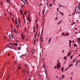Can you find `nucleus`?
Returning <instances> with one entry per match:
<instances>
[{
	"label": "nucleus",
	"instance_id": "nucleus-1",
	"mask_svg": "<svg viewBox=\"0 0 80 80\" xmlns=\"http://www.w3.org/2000/svg\"><path fill=\"white\" fill-rule=\"evenodd\" d=\"M60 62L58 63L57 65V69H58V68H59L60 67Z\"/></svg>",
	"mask_w": 80,
	"mask_h": 80
},
{
	"label": "nucleus",
	"instance_id": "nucleus-2",
	"mask_svg": "<svg viewBox=\"0 0 80 80\" xmlns=\"http://www.w3.org/2000/svg\"><path fill=\"white\" fill-rule=\"evenodd\" d=\"M17 69H18V70H20V69H22V68L21 67V66L19 64L18 65V66L17 68Z\"/></svg>",
	"mask_w": 80,
	"mask_h": 80
},
{
	"label": "nucleus",
	"instance_id": "nucleus-3",
	"mask_svg": "<svg viewBox=\"0 0 80 80\" xmlns=\"http://www.w3.org/2000/svg\"><path fill=\"white\" fill-rule=\"evenodd\" d=\"M25 67H26V68H28V67H29V66H28V65L26 64H25Z\"/></svg>",
	"mask_w": 80,
	"mask_h": 80
},
{
	"label": "nucleus",
	"instance_id": "nucleus-4",
	"mask_svg": "<svg viewBox=\"0 0 80 80\" xmlns=\"http://www.w3.org/2000/svg\"><path fill=\"white\" fill-rule=\"evenodd\" d=\"M6 1L7 2V3L10 4V2H11V1H10V0H7Z\"/></svg>",
	"mask_w": 80,
	"mask_h": 80
},
{
	"label": "nucleus",
	"instance_id": "nucleus-5",
	"mask_svg": "<svg viewBox=\"0 0 80 80\" xmlns=\"http://www.w3.org/2000/svg\"><path fill=\"white\" fill-rule=\"evenodd\" d=\"M8 47L10 48H12L11 47H10V45H9V44H8L6 46V47Z\"/></svg>",
	"mask_w": 80,
	"mask_h": 80
},
{
	"label": "nucleus",
	"instance_id": "nucleus-6",
	"mask_svg": "<svg viewBox=\"0 0 80 80\" xmlns=\"http://www.w3.org/2000/svg\"><path fill=\"white\" fill-rule=\"evenodd\" d=\"M21 35H22V39H23V40H24V38L25 37H23V34L22 33Z\"/></svg>",
	"mask_w": 80,
	"mask_h": 80
},
{
	"label": "nucleus",
	"instance_id": "nucleus-7",
	"mask_svg": "<svg viewBox=\"0 0 80 80\" xmlns=\"http://www.w3.org/2000/svg\"><path fill=\"white\" fill-rule=\"evenodd\" d=\"M30 14H28V18H27V20H29L30 19Z\"/></svg>",
	"mask_w": 80,
	"mask_h": 80
},
{
	"label": "nucleus",
	"instance_id": "nucleus-8",
	"mask_svg": "<svg viewBox=\"0 0 80 80\" xmlns=\"http://www.w3.org/2000/svg\"><path fill=\"white\" fill-rule=\"evenodd\" d=\"M45 9H44V10H43V12H42V14L43 15H44V13H45Z\"/></svg>",
	"mask_w": 80,
	"mask_h": 80
},
{
	"label": "nucleus",
	"instance_id": "nucleus-9",
	"mask_svg": "<svg viewBox=\"0 0 80 80\" xmlns=\"http://www.w3.org/2000/svg\"><path fill=\"white\" fill-rule=\"evenodd\" d=\"M66 35V36H69V34L68 33H67L65 35Z\"/></svg>",
	"mask_w": 80,
	"mask_h": 80
},
{
	"label": "nucleus",
	"instance_id": "nucleus-10",
	"mask_svg": "<svg viewBox=\"0 0 80 80\" xmlns=\"http://www.w3.org/2000/svg\"><path fill=\"white\" fill-rule=\"evenodd\" d=\"M37 32H36V34H35V38H36V37H37Z\"/></svg>",
	"mask_w": 80,
	"mask_h": 80
},
{
	"label": "nucleus",
	"instance_id": "nucleus-11",
	"mask_svg": "<svg viewBox=\"0 0 80 80\" xmlns=\"http://www.w3.org/2000/svg\"><path fill=\"white\" fill-rule=\"evenodd\" d=\"M70 55L71 54H70V53H68V54L67 55V57H68H68H70Z\"/></svg>",
	"mask_w": 80,
	"mask_h": 80
},
{
	"label": "nucleus",
	"instance_id": "nucleus-12",
	"mask_svg": "<svg viewBox=\"0 0 80 80\" xmlns=\"http://www.w3.org/2000/svg\"><path fill=\"white\" fill-rule=\"evenodd\" d=\"M64 69V67H62V72H63V69Z\"/></svg>",
	"mask_w": 80,
	"mask_h": 80
},
{
	"label": "nucleus",
	"instance_id": "nucleus-13",
	"mask_svg": "<svg viewBox=\"0 0 80 80\" xmlns=\"http://www.w3.org/2000/svg\"><path fill=\"white\" fill-rule=\"evenodd\" d=\"M69 68H70V67H71V66H73V64H72L71 65L69 64Z\"/></svg>",
	"mask_w": 80,
	"mask_h": 80
},
{
	"label": "nucleus",
	"instance_id": "nucleus-14",
	"mask_svg": "<svg viewBox=\"0 0 80 80\" xmlns=\"http://www.w3.org/2000/svg\"><path fill=\"white\" fill-rule=\"evenodd\" d=\"M24 1H25V2H26L27 4L28 5V1H27V0H24Z\"/></svg>",
	"mask_w": 80,
	"mask_h": 80
},
{
	"label": "nucleus",
	"instance_id": "nucleus-15",
	"mask_svg": "<svg viewBox=\"0 0 80 80\" xmlns=\"http://www.w3.org/2000/svg\"><path fill=\"white\" fill-rule=\"evenodd\" d=\"M59 13H60V14H62V15L63 16V13H62V12H60Z\"/></svg>",
	"mask_w": 80,
	"mask_h": 80
},
{
	"label": "nucleus",
	"instance_id": "nucleus-16",
	"mask_svg": "<svg viewBox=\"0 0 80 80\" xmlns=\"http://www.w3.org/2000/svg\"><path fill=\"white\" fill-rule=\"evenodd\" d=\"M74 47H77V44H76L75 43L74 45Z\"/></svg>",
	"mask_w": 80,
	"mask_h": 80
},
{
	"label": "nucleus",
	"instance_id": "nucleus-17",
	"mask_svg": "<svg viewBox=\"0 0 80 80\" xmlns=\"http://www.w3.org/2000/svg\"><path fill=\"white\" fill-rule=\"evenodd\" d=\"M69 47H71V42H69Z\"/></svg>",
	"mask_w": 80,
	"mask_h": 80
},
{
	"label": "nucleus",
	"instance_id": "nucleus-18",
	"mask_svg": "<svg viewBox=\"0 0 80 80\" xmlns=\"http://www.w3.org/2000/svg\"><path fill=\"white\" fill-rule=\"evenodd\" d=\"M14 45H15L16 46H17V45H18V43H15L14 44Z\"/></svg>",
	"mask_w": 80,
	"mask_h": 80
},
{
	"label": "nucleus",
	"instance_id": "nucleus-19",
	"mask_svg": "<svg viewBox=\"0 0 80 80\" xmlns=\"http://www.w3.org/2000/svg\"><path fill=\"white\" fill-rule=\"evenodd\" d=\"M61 21H59V22H58L57 23V25H58V24H60V23H61Z\"/></svg>",
	"mask_w": 80,
	"mask_h": 80
},
{
	"label": "nucleus",
	"instance_id": "nucleus-20",
	"mask_svg": "<svg viewBox=\"0 0 80 80\" xmlns=\"http://www.w3.org/2000/svg\"><path fill=\"white\" fill-rule=\"evenodd\" d=\"M18 22L19 24H20V18H19L18 19Z\"/></svg>",
	"mask_w": 80,
	"mask_h": 80
},
{
	"label": "nucleus",
	"instance_id": "nucleus-21",
	"mask_svg": "<svg viewBox=\"0 0 80 80\" xmlns=\"http://www.w3.org/2000/svg\"><path fill=\"white\" fill-rule=\"evenodd\" d=\"M51 38H51L48 41V43H49V42H50V41H51Z\"/></svg>",
	"mask_w": 80,
	"mask_h": 80
},
{
	"label": "nucleus",
	"instance_id": "nucleus-22",
	"mask_svg": "<svg viewBox=\"0 0 80 80\" xmlns=\"http://www.w3.org/2000/svg\"><path fill=\"white\" fill-rule=\"evenodd\" d=\"M75 59H74L73 61V62L72 63H75Z\"/></svg>",
	"mask_w": 80,
	"mask_h": 80
},
{
	"label": "nucleus",
	"instance_id": "nucleus-23",
	"mask_svg": "<svg viewBox=\"0 0 80 80\" xmlns=\"http://www.w3.org/2000/svg\"><path fill=\"white\" fill-rule=\"evenodd\" d=\"M76 8L75 9L74 12H76V10H77V7L76 6Z\"/></svg>",
	"mask_w": 80,
	"mask_h": 80
},
{
	"label": "nucleus",
	"instance_id": "nucleus-24",
	"mask_svg": "<svg viewBox=\"0 0 80 80\" xmlns=\"http://www.w3.org/2000/svg\"><path fill=\"white\" fill-rule=\"evenodd\" d=\"M43 26L42 27V32H41V33H43Z\"/></svg>",
	"mask_w": 80,
	"mask_h": 80
},
{
	"label": "nucleus",
	"instance_id": "nucleus-25",
	"mask_svg": "<svg viewBox=\"0 0 80 80\" xmlns=\"http://www.w3.org/2000/svg\"><path fill=\"white\" fill-rule=\"evenodd\" d=\"M78 40L79 41H80V38H78Z\"/></svg>",
	"mask_w": 80,
	"mask_h": 80
},
{
	"label": "nucleus",
	"instance_id": "nucleus-26",
	"mask_svg": "<svg viewBox=\"0 0 80 80\" xmlns=\"http://www.w3.org/2000/svg\"><path fill=\"white\" fill-rule=\"evenodd\" d=\"M44 71L45 72V73L46 74H47V71L45 70V69H44Z\"/></svg>",
	"mask_w": 80,
	"mask_h": 80
},
{
	"label": "nucleus",
	"instance_id": "nucleus-27",
	"mask_svg": "<svg viewBox=\"0 0 80 80\" xmlns=\"http://www.w3.org/2000/svg\"><path fill=\"white\" fill-rule=\"evenodd\" d=\"M38 24H37V25H36V27H37L36 28H37V29H38Z\"/></svg>",
	"mask_w": 80,
	"mask_h": 80
},
{
	"label": "nucleus",
	"instance_id": "nucleus-28",
	"mask_svg": "<svg viewBox=\"0 0 80 80\" xmlns=\"http://www.w3.org/2000/svg\"><path fill=\"white\" fill-rule=\"evenodd\" d=\"M72 57H73V55H72L71 56H70V59H72Z\"/></svg>",
	"mask_w": 80,
	"mask_h": 80
},
{
	"label": "nucleus",
	"instance_id": "nucleus-29",
	"mask_svg": "<svg viewBox=\"0 0 80 80\" xmlns=\"http://www.w3.org/2000/svg\"><path fill=\"white\" fill-rule=\"evenodd\" d=\"M11 35L12 38H13V34H11Z\"/></svg>",
	"mask_w": 80,
	"mask_h": 80
},
{
	"label": "nucleus",
	"instance_id": "nucleus-30",
	"mask_svg": "<svg viewBox=\"0 0 80 80\" xmlns=\"http://www.w3.org/2000/svg\"><path fill=\"white\" fill-rule=\"evenodd\" d=\"M20 13H21V12H22V9H21V8H20Z\"/></svg>",
	"mask_w": 80,
	"mask_h": 80
},
{
	"label": "nucleus",
	"instance_id": "nucleus-31",
	"mask_svg": "<svg viewBox=\"0 0 80 80\" xmlns=\"http://www.w3.org/2000/svg\"><path fill=\"white\" fill-rule=\"evenodd\" d=\"M38 75L39 77H41V75H40V73H39Z\"/></svg>",
	"mask_w": 80,
	"mask_h": 80
},
{
	"label": "nucleus",
	"instance_id": "nucleus-32",
	"mask_svg": "<svg viewBox=\"0 0 80 80\" xmlns=\"http://www.w3.org/2000/svg\"><path fill=\"white\" fill-rule=\"evenodd\" d=\"M64 77H65V75H62V78H64Z\"/></svg>",
	"mask_w": 80,
	"mask_h": 80
},
{
	"label": "nucleus",
	"instance_id": "nucleus-33",
	"mask_svg": "<svg viewBox=\"0 0 80 80\" xmlns=\"http://www.w3.org/2000/svg\"><path fill=\"white\" fill-rule=\"evenodd\" d=\"M8 36H9V38H10V39H11V40H12V39L11 38V37H10V35H9Z\"/></svg>",
	"mask_w": 80,
	"mask_h": 80
},
{
	"label": "nucleus",
	"instance_id": "nucleus-34",
	"mask_svg": "<svg viewBox=\"0 0 80 80\" xmlns=\"http://www.w3.org/2000/svg\"><path fill=\"white\" fill-rule=\"evenodd\" d=\"M49 6H50V7H52V5L51 4H50Z\"/></svg>",
	"mask_w": 80,
	"mask_h": 80
},
{
	"label": "nucleus",
	"instance_id": "nucleus-35",
	"mask_svg": "<svg viewBox=\"0 0 80 80\" xmlns=\"http://www.w3.org/2000/svg\"><path fill=\"white\" fill-rule=\"evenodd\" d=\"M18 50H21V48L19 47V48H18Z\"/></svg>",
	"mask_w": 80,
	"mask_h": 80
},
{
	"label": "nucleus",
	"instance_id": "nucleus-36",
	"mask_svg": "<svg viewBox=\"0 0 80 80\" xmlns=\"http://www.w3.org/2000/svg\"><path fill=\"white\" fill-rule=\"evenodd\" d=\"M69 42H70V43H72V42L71 40H69Z\"/></svg>",
	"mask_w": 80,
	"mask_h": 80
},
{
	"label": "nucleus",
	"instance_id": "nucleus-37",
	"mask_svg": "<svg viewBox=\"0 0 80 80\" xmlns=\"http://www.w3.org/2000/svg\"><path fill=\"white\" fill-rule=\"evenodd\" d=\"M29 22H31V19L30 18H29Z\"/></svg>",
	"mask_w": 80,
	"mask_h": 80
},
{
	"label": "nucleus",
	"instance_id": "nucleus-38",
	"mask_svg": "<svg viewBox=\"0 0 80 80\" xmlns=\"http://www.w3.org/2000/svg\"><path fill=\"white\" fill-rule=\"evenodd\" d=\"M15 23L16 24V25H17V23H18V22H15Z\"/></svg>",
	"mask_w": 80,
	"mask_h": 80
},
{
	"label": "nucleus",
	"instance_id": "nucleus-39",
	"mask_svg": "<svg viewBox=\"0 0 80 80\" xmlns=\"http://www.w3.org/2000/svg\"><path fill=\"white\" fill-rule=\"evenodd\" d=\"M36 41V39H35V40H34V43H35V42Z\"/></svg>",
	"mask_w": 80,
	"mask_h": 80
},
{
	"label": "nucleus",
	"instance_id": "nucleus-40",
	"mask_svg": "<svg viewBox=\"0 0 80 80\" xmlns=\"http://www.w3.org/2000/svg\"><path fill=\"white\" fill-rule=\"evenodd\" d=\"M68 69V68H67L65 70V71H66V70H67V69Z\"/></svg>",
	"mask_w": 80,
	"mask_h": 80
},
{
	"label": "nucleus",
	"instance_id": "nucleus-41",
	"mask_svg": "<svg viewBox=\"0 0 80 80\" xmlns=\"http://www.w3.org/2000/svg\"><path fill=\"white\" fill-rule=\"evenodd\" d=\"M59 8H57V10L58 11V12H59V10H58Z\"/></svg>",
	"mask_w": 80,
	"mask_h": 80
},
{
	"label": "nucleus",
	"instance_id": "nucleus-42",
	"mask_svg": "<svg viewBox=\"0 0 80 80\" xmlns=\"http://www.w3.org/2000/svg\"><path fill=\"white\" fill-rule=\"evenodd\" d=\"M64 58V59H66V58H67V57H66V56H65Z\"/></svg>",
	"mask_w": 80,
	"mask_h": 80
},
{
	"label": "nucleus",
	"instance_id": "nucleus-43",
	"mask_svg": "<svg viewBox=\"0 0 80 80\" xmlns=\"http://www.w3.org/2000/svg\"><path fill=\"white\" fill-rule=\"evenodd\" d=\"M27 12H26L24 13V15H25L26 14H27Z\"/></svg>",
	"mask_w": 80,
	"mask_h": 80
},
{
	"label": "nucleus",
	"instance_id": "nucleus-44",
	"mask_svg": "<svg viewBox=\"0 0 80 80\" xmlns=\"http://www.w3.org/2000/svg\"><path fill=\"white\" fill-rule=\"evenodd\" d=\"M23 3H24L25 4H26V2H25V1H23Z\"/></svg>",
	"mask_w": 80,
	"mask_h": 80
},
{
	"label": "nucleus",
	"instance_id": "nucleus-45",
	"mask_svg": "<svg viewBox=\"0 0 80 80\" xmlns=\"http://www.w3.org/2000/svg\"><path fill=\"white\" fill-rule=\"evenodd\" d=\"M60 7H63V6L62 5H59Z\"/></svg>",
	"mask_w": 80,
	"mask_h": 80
},
{
	"label": "nucleus",
	"instance_id": "nucleus-46",
	"mask_svg": "<svg viewBox=\"0 0 80 80\" xmlns=\"http://www.w3.org/2000/svg\"><path fill=\"white\" fill-rule=\"evenodd\" d=\"M35 26H34L33 30H35Z\"/></svg>",
	"mask_w": 80,
	"mask_h": 80
},
{
	"label": "nucleus",
	"instance_id": "nucleus-47",
	"mask_svg": "<svg viewBox=\"0 0 80 80\" xmlns=\"http://www.w3.org/2000/svg\"><path fill=\"white\" fill-rule=\"evenodd\" d=\"M21 15H23V12H21Z\"/></svg>",
	"mask_w": 80,
	"mask_h": 80
},
{
	"label": "nucleus",
	"instance_id": "nucleus-48",
	"mask_svg": "<svg viewBox=\"0 0 80 80\" xmlns=\"http://www.w3.org/2000/svg\"><path fill=\"white\" fill-rule=\"evenodd\" d=\"M16 42H19V41L17 40L16 41Z\"/></svg>",
	"mask_w": 80,
	"mask_h": 80
},
{
	"label": "nucleus",
	"instance_id": "nucleus-49",
	"mask_svg": "<svg viewBox=\"0 0 80 80\" xmlns=\"http://www.w3.org/2000/svg\"><path fill=\"white\" fill-rule=\"evenodd\" d=\"M12 20L13 21V22H14V19H13V18H12Z\"/></svg>",
	"mask_w": 80,
	"mask_h": 80
},
{
	"label": "nucleus",
	"instance_id": "nucleus-50",
	"mask_svg": "<svg viewBox=\"0 0 80 80\" xmlns=\"http://www.w3.org/2000/svg\"><path fill=\"white\" fill-rule=\"evenodd\" d=\"M25 72H24V75H23V77H24V76H25Z\"/></svg>",
	"mask_w": 80,
	"mask_h": 80
},
{
	"label": "nucleus",
	"instance_id": "nucleus-51",
	"mask_svg": "<svg viewBox=\"0 0 80 80\" xmlns=\"http://www.w3.org/2000/svg\"><path fill=\"white\" fill-rule=\"evenodd\" d=\"M12 58H13V59H14V58H15V56H13L12 57Z\"/></svg>",
	"mask_w": 80,
	"mask_h": 80
},
{
	"label": "nucleus",
	"instance_id": "nucleus-52",
	"mask_svg": "<svg viewBox=\"0 0 80 80\" xmlns=\"http://www.w3.org/2000/svg\"><path fill=\"white\" fill-rule=\"evenodd\" d=\"M44 68H45V64H44Z\"/></svg>",
	"mask_w": 80,
	"mask_h": 80
},
{
	"label": "nucleus",
	"instance_id": "nucleus-53",
	"mask_svg": "<svg viewBox=\"0 0 80 80\" xmlns=\"http://www.w3.org/2000/svg\"><path fill=\"white\" fill-rule=\"evenodd\" d=\"M14 32L15 33H16V31H15V28L14 29Z\"/></svg>",
	"mask_w": 80,
	"mask_h": 80
},
{
	"label": "nucleus",
	"instance_id": "nucleus-54",
	"mask_svg": "<svg viewBox=\"0 0 80 80\" xmlns=\"http://www.w3.org/2000/svg\"><path fill=\"white\" fill-rule=\"evenodd\" d=\"M78 10H79V11H80V8H79V7H78Z\"/></svg>",
	"mask_w": 80,
	"mask_h": 80
},
{
	"label": "nucleus",
	"instance_id": "nucleus-55",
	"mask_svg": "<svg viewBox=\"0 0 80 80\" xmlns=\"http://www.w3.org/2000/svg\"><path fill=\"white\" fill-rule=\"evenodd\" d=\"M2 3H3V1H2V2H1V5H2Z\"/></svg>",
	"mask_w": 80,
	"mask_h": 80
},
{
	"label": "nucleus",
	"instance_id": "nucleus-56",
	"mask_svg": "<svg viewBox=\"0 0 80 80\" xmlns=\"http://www.w3.org/2000/svg\"><path fill=\"white\" fill-rule=\"evenodd\" d=\"M32 54H33V55H34V52H32Z\"/></svg>",
	"mask_w": 80,
	"mask_h": 80
},
{
	"label": "nucleus",
	"instance_id": "nucleus-57",
	"mask_svg": "<svg viewBox=\"0 0 80 80\" xmlns=\"http://www.w3.org/2000/svg\"><path fill=\"white\" fill-rule=\"evenodd\" d=\"M42 35H41V36H40V39H41V38H42Z\"/></svg>",
	"mask_w": 80,
	"mask_h": 80
},
{
	"label": "nucleus",
	"instance_id": "nucleus-58",
	"mask_svg": "<svg viewBox=\"0 0 80 80\" xmlns=\"http://www.w3.org/2000/svg\"><path fill=\"white\" fill-rule=\"evenodd\" d=\"M11 28H12V24L11 25Z\"/></svg>",
	"mask_w": 80,
	"mask_h": 80
},
{
	"label": "nucleus",
	"instance_id": "nucleus-59",
	"mask_svg": "<svg viewBox=\"0 0 80 80\" xmlns=\"http://www.w3.org/2000/svg\"><path fill=\"white\" fill-rule=\"evenodd\" d=\"M9 77H10V76H8V78L6 79V80H8V78H9Z\"/></svg>",
	"mask_w": 80,
	"mask_h": 80
},
{
	"label": "nucleus",
	"instance_id": "nucleus-60",
	"mask_svg": "<svg viewBox=\"0 0 80 80\" xmlns=\"http://www.w3.org/2000/svg\"><path fill=\"white\" fill-rule=\"evenodd\" d=\"M57 20V17H56L55 18V20Z\"/></svg>",
	"mask_w": 80,
	"mask_h": 80
},
{
	"label": "nucleus",
	"instance_id": "nucleus-61",
	"mask_svg": "<svg viewBox=\"0 0 80 80\" xmlns=\"http://www.w3.org/2000/svg\"><path fill=\"white\" fill-rule=\"evenodd\" d=\"M17 19H16L15 21V22H17Z\"/></svg>",
	"mask_w": 80,
	"mask_h": 80
},
{
	"label": "nucleus",
	"instance_id": "nucleus-62",
	"mask_svg": "<svg viewBox=\"0 0 80 80\" xmlns=\"http://www.w3.org/2000/svg\"><path fill=\"white\" fill-rule=\"evenodd\" d=\"M9 44L10 45H12V43H10V42H9Z\"/></svg>",
	"mask_w": 80,
	"mask_h": 80
},
{
	"label": "nucleus",
	"instance_id": "nucleus-63",
	"mask_svg": "<svg viewBox=\"0 0 80 80\" xmlns=\"http://www.w3.org/2000/svg\"><path fill=\"white\" fill-rule=\"evenodd\" d=\"M74 25V23H73L72 24V25Z\"/></svg>",
	"mask_w": 80,
	"mask_h": 80
},
{
	"label": "nucleus",
	"instance_id": "nucleus-64",
	"mask_svg": "<svg viewBox=\"0 0 80 80\" xmlns=\"http://www.w3.org/2000/svg\"><path fill=\"white\" fill-rule=\"evenodd\" d=\"M17 63V61H15V63Z\"/></svg>",
	"mask_w": 80,
	"mask_h": 80
}]
</instances>
